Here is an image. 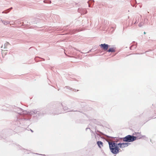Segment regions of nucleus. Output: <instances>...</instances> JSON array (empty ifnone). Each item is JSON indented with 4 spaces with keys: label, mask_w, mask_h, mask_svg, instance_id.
<instances>
[{
    "label": "nucleus",
    "mask_w": 156,
    "mask_h": 156,
    "mask_svg": "<svg viewBox=\"0 0 156 156\" xmlns=\"http://www.w3.org/2000/svg\"><path fill=\"white\" fill-rule=\"evenodd\" d=\"M122 145L123 147H126L128 146L130 144V143H127L126 142L122 143Z\"/></svg>",
    "instance_id": "19"
},
{
    "label": "nucleus",
    "mask_w": 156,
    "mask_h": 156,
    "mask_svg": "<svg viewBox=\"0 0 156 156\" xmlns=\"http://www.w3.org/2000/svg\"><path fill=\"white\" fill-rule=\"evenodd\" d=\"M30 119L28 118H26L24 117L23 116H19L17 115L16 121H15L14 122V125L17 126L18 127H20L21 123L24 121L28 120Z\"/></svg>",
    "instance_id": "5"
},
{
    "label": "nucleus",
    "mask_w": 156,
    "mask_h": 156,
    "mask_svg": "<svg viewBox=\"0 0 156 156\" xmlns=\"http://www.w3.org/2000/svg\"><path fill=\"white\" fill-rule=\"evenodd\" d=\"M69 112H70V111H73V112H76V111H77V110H76V111H73V110H72V111H68Z\"/></svg>",
    "instance_id": "37"
},
{
    "label": "nucleus",
    "mask_w": 156,
    "mask_h": 156,
    "mask_svg": "<svg viewBox=\"0 0 156 156\" xmlns=\"http://www.w3.org/2000/svg\"><path fill=\"white\" fill-rule=\"evenodd\" d=\"M62 108L64 111H67L69 109V108L66 106H64L63 105V107H62Z\"/></svg>",
    "instance_id": "26"
},
{
    "label": "nucleus",
    "mask_w": 156,
    "mask_h": 156,
    "mask_svg": "<svg viewBox=\"0 0 156 156\" xmlns=\"http://www.w3.org/2000/svg\"><path fill=\"white\" fill-rule=\"evenodd\" d=\"M136 45H132L129 47V48L130 50H133L135 49L136 48Z\"/></svg>",
    "instance_id": "22"
},
{
    "label": "nucleus",
    "mask_w": 156,
    "mask_h": 156,
    "mask_svg": "<svg viewBox=\"0 0 156 156\" xmlns=\"http://www.w3.org/2000/svg\"><path fill=\"white\" fill-rule=\"evenodd\" d=\"M12 7H11L10 8L3 11L2 12V13H7L9 12H10V11L11 10H12Z\"/></svg>",
    "instance_id": "18"
},
{
    "label": "nucleus",
    "mask_w": 156,
    "mask_h": 156,
    "mask_svg": "<svg viewBox=\"0 0 156 156\" xmlns=\"http://www.w3.org/2000/svg\"><path fill=\"white\" fill-rule=\"evenodd\" d=\"M76 32V30H71L70 31V33L71 34H75V33Z\"/></svg>",
    "instance_id": "25"
},
{
    "label": "nucleus",
    "mask_w": 156,
    "mask_h": 156,
    "mask_svg": "<svg viewBox=\"0 0 156 156\" xmlns=\"http://www.w3.org/2000/svg\"><path fill=\"white\" fill-rule=\"evenodd\" d=\"M9 44H10L8 42H7L6 43H5L4 45V49H7V47L8 46V45Z\"/></svg>",
    "instance_id": "23"
},
{
    "label": "nucleus",
    "mask_w": 156,
    "mask_h": 156,
    "mask_svg": "<svg viewBox=\"0 0 156 156\" xmlns=\"http://www.w3.org/2000/svg\"><path fill=\"white\" fill-rule=\"evenodd\" d=\"M144 34H146V33L145 32H144Z\"/></svg>",
    "instance_id": "41"
},
{
    "label": "nucleus",
    "mask_w": 156,
    "mask_h": 156,
    "mask_svg": "<svg viewBox=\"0 0 156 156\" xmlns=\"http://www.w3.org/2000/svg\"><path fill=\"white\" fill-rule=\"evenodd\" d=\"M77 4V3H75V5H76Z\"/></svg>",
    "instance_id": "40"
},
{
    "label": "nucleus",
    "mask_w": 156,
    "mask_h": 156,
    "mask_svg": "<svg viewBox=\"0 0 156 156\" xmlns=\"http://www.w3.org/2000/svg\"><path fill=\"white\" fill-rule=\"evenodd\" d=\"M94 49L93 48L91 49L88 52V53H89L90 52H93V51H94Z\"/></svg>",
    "instance_id": "30"
},
{
    "label": "nucleus",
    "mask_w": 156,
    "mask_h": 156,
    "mask_svg": "<svg viewBox=\"0 0 156 156\" xmlns=\"http://www.w3.org/2000/svg\"><path fill=\"white\" fill-rule=\"evenodd\" d=\"M2 23L5 25H6L9 23V22L8 21H6L4 20H2Z\"/></svg>",
    "instance_id": "24"
},
{
    "label": "nucleus",
    "mask_w": 156,
    "mask_h": 156,
    "mask_svg": "<svg viewBox=\"0 0 156 156\" xmlns=\"http://www.w3.org/2000/svg\"><path fill=\"white\" fill-rule=\"evenodd\" d=\"M99 46L102 49L107 51L108 48L110 47V45L105 43L101 44L99 45Z\"/></svg>",
    "instance_id": "8"
},
{
    "label": "nucleus",
    "mask_w": 156,
    "mask_h": 156,
    "mask_svg": "<svg viewBox=\"0 0 156 156\" xmlns=\"http://www.w3.org/2000/svg\"><path fill=\"white\" fill-rule=\"evenodd\" d=\"M30 130L32 132V133H33V130H32V129H30Z\"/></svg>",
    "instance_id": "38"
},
{
    "label": "nucleus",
    "mask_w": 156,
    "mask_h": 156,
    "mask_svg": "<svg viewBox=\"0 0 156 156\" xmlns=\"http://www.w3.org/2000/svg\"><path fill=\"white\" fill-rule=\"evenodd\" d=\"M48 156H57V155H49Z\"/></svg>",
    "instance_id": "36"
},
{
    "label": "nucleus",
    "mask_w": 156,
    "mask_h": 156,
    "mask_svg": "<svg viewBox=\"0 0 156 156\" xmlns=\"http://www.w3.org/2000/svg\"><path fill=\"white\" fill-rule=\"evenodd\" d=\"M26 21H24L23 23H26Z\"/></svg>",
    "instance_id": "42"
},
{
    "label": "nucleus",
    "mask_w": 156,
    "mask_h": 156,
    "mask_svg": "<svg viewBox=\"0 0 156 156\" xmlns=\"http://www.w3.org/2000/svg\"><path fill=\"white\" fill-rule=\"evenodd\" d=\"M133 0V2L134 3H137V2H136V0Z\"/></svg>",
    "instance_id": "32"
},
{
    "label": "nucleus",
    "mask_w": 156,
    "mask_h": 156,
    "mask_svg": "<svg viewBox=\"0 0 156 156\" xmlns=\"http://www.w3.org/2000/svg\"><path fill=\"white\" fill-rule=\"evenodd\" d=\"M78 12L82 15L85 14L87 13V10L85 8H79L78 9Z\"/></svg>",
    "instance_id": "10"
},
{
    "label": "nucleus",
    "mask_w": 156,
    "mask_h": 156,
    "mask_svg": "<svg viewBox=\"0 0 156 156\" xmlns=\"http://www.w3.org/2000/svg\"><path fill=\"white\" fill-rule=\"evenodd\" d=\"M9 106V108L12 109V110L10 111H14L17 113L18 116H23V115L27 113V112L26 111L23 110L21 108H18L15 106H11L10 105H8Z\"/></svg>",
    "instance_id": "3"
},
{
    "label": "nucleus",
    "mask_w": 156,
    "mask_h": 156,
    "mask_svg": "<svg viewBox=\"0 0 156 156\" xmlns=\"http://www.w3.org/2000/svg\"><path fill=\"white\" fill-rule=\"evenodd\" d=\"M109 148L111 152L114 154H116L120 152L117 143L115 142H108Z\"/></svg>",
    "instance_id": "2"
},
{
    "label": "nucleus",
    "mask_w": 156,
    "mask_h": 156,
    "mask_svg": "<svg viewBox=\"0 0 156 156\" xmlns=\"http://www.w3.org/2000/svg\"><path fill=\"white\" fill-rule=\"evenodd\" d=\"M131 5H132V6H133V7H134V5H133L132 4H131Z\"/></svg>",
    "instance_id": "39"
},
{
    "label": "nucleus",
    "mask_w": 156,
    "mask_h": 156,
    "mask_svg": "<svg viewBox=\"0 0 156 156\" xmlns=\"http://www.w3.org/2000/svg\"><path fill=\"white\" fill-rule=\"evenodd\" d=\"M115 141H113L112 142H115L116 143H117L118 142H121L123 141V137H117L115 139Z\"/></svg>",
    "instance_id": "15"
},
{
    "label": "nucleus",
    "mask_w": 156,
    "mask_h": 156,
    "mask_svg": "<svg viewBox=\"0 0 156 156\" xmlns=\"http://www.w3.org/2000/svg\"><path fill=\"white\" fill-rule=\"evenodd\" d=\"M95 133L97 135H98V134L97 133H102L101 132H100V131L98 130L97 129H96V127H95Z\"/></svg>",
    "instance_id": "28"
},
{
    "label": "nucleus",
    "mask_w": 156,
    "mask_h": 156,
    "mask_svg": "<svg viewBox=\"0 0 156 156\" xmlns=\"http://www.w3.org/2000/svg\"><path fill=\"white\" fill-rule=\"evenodd\" d=\"M27 25L28 26H29V24H27Z\"/></svg>",
    "instance_id": "44"
},
{
    "label": "nucleus",
    "mask_w": 156,
    "mask_h": 156,
    "mask_svg": "<svg viewBox=\"0 0 156 156\" xmlns=\"http://www.w3.org/2000/svg\"><path fill=\"white\" fill-rule=\"evenodd\" d=\"M16 145L17 146V148L18 149L21 150L24 153H27L28 154L30 153V151H29L27 149H26L23 148L21 146H20L19 145Z\"/></svg>",
    "instance_id": "9"
},
{
    "label": "nucleus",
    "mask_w": 156,
    "mask_h": 156,
    "mask_svg": "<svg viewBox=\"0 0 156 156\" xmlns=\"http://www.w3.org/2000/svg\"><path fill=\"white\" fill-rule=\"evenodd\" d=\"M140 137H142V138L143 137H145V136L144 135L142 136H140Z\"/></svg>",
    "instance_id": "35"
},
{
    "label": "nucleus",
    "mask_w": 156,
    "mask_h": 156,
    "mask_svg": "<svg viewBox=\"0 0 156 156\" xmlns=\"http://www.w3.org/2000/svg\"><path fill=\"white\" fill-rule=\"evenodd\" d=\"M117 144L118 145V146L119 147V148H124L123 146L122 145V143L119 142L118 143H117Z\"/></svg>",
    "instance_id": "21"
},
{
    "label": "nucleus",
    "mask_w": 156,
    "mask_h": 156,
    "mask_svg": "<svg viewBox=\"0 0 156 156\" xmlns=\"http://www.w3.org/2000/svg\"><path fill=\"white\" fill-rule=\"evenodd\" d=\"M45 3H50L51 2V1L50 0H44L43 1Z\"/></svg>",
    "instance_id": "27"
},
{
    "label": "nucleus",
    "mask_w": 156,
    "mask_h": 156,
    "mask_svg": "<svg viewBox=\"0 0 156 156\" xmlns=\"http://www.w3.org/2000/svg\"><path fill=\"white\" fill-rule=\"evenodd\" d=\"M89 129L91 133H92V136L93 134L95 136V137H96L95 133L94 132H93L92 130H91L90 128H87L86 129V130L87 131V129Z\"/></svg>",
    "instance_id": "20"
},
{
    "label": "nucleus",
    "mask_w": 156,
    "mask_h": 156,
    "mask_svg": "<svg viewBox=\"0 0 156 156\" xmlns=\"http://www.w3.org/2000/svg\"><path fill=\"white\" fill-rule=\"evenodd\" d=\"M83 102H81L80 103L78 101H73L70 104L68 105V107L70 108H73L76 107H79V105H81V104H83Z\"/></svg>",
    "instance_id": "7"
},
{
    "label": "nucleus",
    "mask_w": 156,
    "mask_h": 156,
    "mask_svg": "<svg viewBox=\"0 0 156 156\" xmlns=\"http://www.w3.org/2000/svg\"><path fill=\"white\" fill-rule=\"evenodd\" d=\"M93 122H95V121H96V120L95 119H93Z\"/></svg>",
    "instance_id": "34"
},
{
    "label": "nucleus",
    "mask_w": 156,
    "mask_h": 156,
    "mask_svg": "<svg viewBox=\"0 0 156 156\" xmlns=\"http://www.w3.org/2000/svg\"><path fill=\"white\" fill-rule=\"evenodd\" d=\"M107 137H108V138H113V139H115L116 138V137H114L111 136H108V135H107Z\"/></svg>",
    "instance_id": "29"
},
{
    "label": "nucleus",
    "mask_w": 156,
    "mask_h": 156,
    "mask_svg": "<svg viewBox=\"0 0 156 156\" xmlns=\"http://www.w3.org/2000/svg\"><path fill=\"white\" fill-rule=\"evenodd\" d=\"M2 47H3V45H2V46L1 47V48H2Z\"/></svg>",
    "instance_id": "43"
},
{
    "label": "nucleus",
    "mask_w": 156,
    "mask_h": 156,
    "mask_svg": "<svg viewBox=\"0 0 156 156\" xmlns=\"http://www.w3.org/2000/svg\"><path fill=\"white\" fill-rule=\"evenodd\" d=\"M116 49V48L115 47V46L112 45V47L109 48V49L107 50V52L111 53L115 52V51Z\"/></svg>",
    "instance_id": "12"
},
{
    "label": "nucleus",
    "mask_w": 156,
    "mask_h": 156,
    "mask_svg": "<svg viewBox=\"0 0 156 156\" xmlns=\"http://www.w3.org/2000/svg\"><path fill=\"white\" fill-rule=\"evenodd\" d=\"M8 105H4L2 106V107L0 108V109L1 110H6L7 111H10V110H12V109H11L9 106H8Z\"/></svg>",
    "instance_id": "11"
},
{
    "label": "nucleus",
    "mask_w": 156,
    "mask_h": 156,
    "mask_svg": "<svg viewBox=\"0 0 156 156\" xmlns=\"http://www.w3.org/2000/svg\"><path fill=\"white\" fill-rule=\"evenodd\" d=\"M35 154H38L37 153H35ZM40 155H44V156L45 155V154H40Z\"/></svg>",
    "instance_id": "33"
},
{
    "label": "nucleus",
    "mask_w": 156,
    "mask_h": 156,
    "mask_svg": "<svg viewBox=\"0 0 156 156\" xmlns=\"http://www.w3.org/2000/svg\"><path fill=\"white\" fill-rule=\"evenodd\" d=\"M136 137L133 135H128L123 137V141L127 143L133 142L136 140Z\"/></svg>",
    "instance_id": "6"
},
{
    "label": "nucleus",
    "mask_w": 156,
    "mask_h": 156,
    "mask_svg": "<svg viewBox=\"0 0 156 156\" xmlns=\"http://www.w3.org/2000/svg\"><path fill=\"white\" fill-rule=\"evenodd\" d=\"M47 110L46 109L41 110L39 109H35L30 110L28 112L29 114L30 115H34L33 116V119L34 121L36 122L41 117L47 113Z\"/></svg>",
    "instance_id": "1"
},
{
    "label": "nucleus",
    "mask_w": 156,
    "mask_h": 156,
    "mask_svg": "<svg viewBox=\"0 0 156 156\" xmlns=\"http://www.w3.org/2000/svg\"><path fill=\"white\" fill-rule=\"evenodd\" d=\"M134 135H136V136H135L136 137V140L142 139V137H140V136H141V135L140 134V133L135 132V133H133L132 135L134 136Z\"/></svg>",
    "instance_id": "13"
},
{
    "label": "nucleus",
    "mask_w": 156,
    "mask_h": 156,
    "mask_svg": "<svg viewBox=\"0 0 156 156\" xmlns=\"http://www.w3.org/2000/svg\"><path fill=\"white\" fill-rule=\"evenodd\" d=\"M38 58L41 59H42L43 61H44L45 60V59L44 58H42L40 57H38V56H37V57H36L35 58H34V60H35V61L37 62L41 61L39 60L38 59Z\"/></svg>",
    "instance_id": "17"
},
{
    "label": "nucleus",
    "mask_w": 156,
    "mask_h": 156,
    "mask_svg": "<svg viewBox=\"0 0 156 156\" xmlns=\"http://www.w3.org/2000/svg\"><path fill=\"white\" fill-rule=\"evenodd\" d=\"M97 144L100 148H101L103 146V143L101 141H98L97 142Z\"/></svg>",
    "instance_id": "16"
},
{
    "label": "nucleus",
    "mask_w": 156,
    "mask_h": 156,
    "mask_svg": "<svg viewBox=\"0 0 156 156\" xmlns=\"http://www.w3.org/2000/svg\"><path fill=\"white\" fill-rule=\"evenodd\" d=\"M83 106H81L80 108H83Z\"/></svg>",
    "instance_id": "45"
},
{
    "label": "nucleus",
    "mask_w": 156,
    "mask_h": 156,
    "mask_svg": "<svg viewBox=\"0 0 156 156\" xmlns=\"http://www.w3.org/2000/svg\"><path fill=\"white\" fill-rule=\"evenodd\" d=\"M66 87L67 88V89H70L71 90H72V88H70V87L69 86H66Z\"/></svg>",
    "instance_id": "31"
},
{
    "label": "nucleus",
    "mask_w": 156,
    "mask_h": 156,
    "mask_svg": "<svg viewBox=\"0 0 156 156\" xmlns=\"http://www.w3.org/2000/svg\"><path fill=\"white\" fill-rule=\"evenodd\" d=\"M62 107H63V105L62 103L60 102H57L54 106L55 111L52 112V114L55 115L61 113L62 112L61 110L62 109Z\"/></svg>",
    "instance_id": "4"
},
{
    "label": "nucleus",
    "mask_w": 156,
    "mask_h": 156,
    "mask_svg": "<svg viewBox=\"0 0 156 156\" xmlns=\"http://www.w3.org/2000/svg\"><path fill=\"white\" fill-rule=\"evenodd\" d=\"M94 0H89L87 3L88 4L89 7H92L94 4Z\"/></svg>",
    "instance_id": "14"
}]
</instances>
